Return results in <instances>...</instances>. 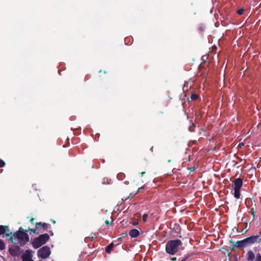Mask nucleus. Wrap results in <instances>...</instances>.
Here are the masks:
<instances>
[{
    "label": "nucleus",
    "mask_w": 261,
    "mask_h": 261,
    "mask_svg": "<svg viewBox=\"0 0 261 261\" xmlns=\"http://www.w3.org/2000/svg\"><path fill=\"white\" fill-rule=\"evenodd\" d=\"M48 239L49 236L47 234H41L34 240L33 246L34 248H38L45 244Z\"/></svg>",
    "instance_id": "3"
},
{
    "label": "nucleus",
    "mask_w": 261,
    "mask_h": 261,
    "mask_svg": "<svg viewBox=\"0 0 261 261\" xmlns=\"http://www.w3.org/2000/svg\"><path fill=\"white\" fill-rule=\"evenodd\" d=\"M195 125L194 123H192L190 126H189V130L191 132H194L195 131Z\"/></svg>",
    "instance_id": "15"
},
{
    "label": "nucleus",
    "mask_w": 261,
    "mask_h": 261,
    "mask_svg": "<svg viewBox=\"0 0 261 261\" xmlns=\"http://www.w3.org/2000/svg\"><path fill=\"white\" fill-rule=\"evenodd\" d=\"M255 261H261V255L258 254L256 256V258Z\"/></svg>",
    "instance_id": "21"
},
{
    "label": "nucleus",
    "mask_w": 261,
    "mask_h": 261,
    "mask_svg": "<svg viewBox=\"0 0 261 261\" xmlns=\"http://www.w3.org/2000/svg\"><path fill=\"white\" fill-rule=\"evenodd\" d=\"M112 220L111 221H109V220H107L105 221V223L107 225H110L112 224V222L113 221L112 218L111 219Z\"/></svg>",
    "instance_id": "22"
},
{
    "label": "nucleus",
    "mask_w": 261,
    "mask_h": 261,
    "mask_svg": "<svg viewBox=\"0 0 261 261\" xmlns=\"http://www.w3.org/2000/svg\"><path fill=\"white\" fill-rule=\"evenodd\" d=\"M10 240L14 243H20V244L24 245L29 241V236L28 234L22 230H19L11 237Z\"/></svg>",
    "instance_id": "1"
},
{
    "label": "nucleus",
    "mask_w": 261,
    "mask_h": 261,
    "mask_svg": "<svg viewBox=\"0 0 261 261\" xmlns=\"http://www.w3.org/2000/svg\"><path fill=\"white\" fill-rule=\"evenodd\" d=\"M144 187H141V188H139L138 191V192L139 191V190H140V189H144Z\"/></svg>",
    "instance_id": "29"
},
{
    "label": "nucleus",
    "mask_w": 261,
    "mask_h": 261,
    "mask_svg": "<svg viewBox=\"0 0 261 261\" xmlns=\"http://www.w3.org/2000/svg\"><path fill=\"white\" fill-rule=\"evenodd\" d=\"M198 98V95L196 93H192L190 96V99L192 100H195Z\"/></svg>",
    "instance_id": "13"
},
{
    "label": "nucleus",
    "mask_w": 261,
    "mask_h": 261,
    "mask_svg": "<svg viewBox=\"0 0 261 261\" xmlns=\"http://www.w3.org/2000/svg\"><path fill=\"white\" fill-rule=\"evenodd\" d=\"M33 220H34V219H33V218H32V219L31 220V222L32 223H33Z\"/></svg>",
    "instance_id": "30"
},
{
    "label": "nucleus",
    "mask_w": 261,
    "mask_h": 261,
    "mask_svg": "<svg viewBox=\"0 0 261 261\" xmlns=\"http://www.w3.org/2000/svg\"><path fill=\"white\" fill-rule=\"evenodd\" d=\"M207 59V57L206 56H203L202 57V59L204 61H205Z\"/></svg>",
    "instance_id": "23"
},
{
    "label": "nucleus",
    "mask_w": 261,
    "mask_h": 261,
    "mask_svg": "<svg viewBox=\"0 0 261 261\" xmlns=\"http://www.w3.org/2000/svg\"><path fill=\"white\" fill-rule=\"evenodd\" d=\"M145 173V172H144V171L142 172L141 173V176H143V175H144Z\"/></svg>",
    "instance_id": "28"
},
{
    "label": "nucleus",
    "mask_w": 261,
    "mask_h": 261,
    "mask_svg": "<svg viewBox=\"0 0 261 261\" xmlns=\"http://www.w3.org/2000/svg\"><path fill=\"white\" fill-rule=\"evenodd\" d=\"M5 248V244L4 242L0 240V250H4Z\"/></svg>",
    "instance_id": "16"
},
{
    "label": "nucleus",
    "mask_w": 261,
    "mask_h": 261,
    "mask_svg": "<svg viewBox=\"0 0 261 261\" xmlns=\"http://www.w3.org/2000/svg\"><path fill=\"white\" fill-rule=\"evenodd\" d=\"M248 229H246L245 230L242 229V231H241V232L242 233H246L248 231Z\"/></svg>",
    "instance_id": "24"
},
{
    "label": "nucleus",
    "mask_w": 261,
    "mask_h": 261,
    "mask_svg": "<svg viewBox=\"0 0 261 261\" xmlns=\"http://www.w3.org/2000/svg\"><path fill=\"white\" fill-rule=\"evenodd\" d=\"M190 170V171H193L195 170V167L191 168Z\"/></svg>",
    "instance_id": "26"
},
{
    "label": "nucleus",
    "mask_w": 261,
    "mask_h": 261,
    "mask_svg": "<svg viewBox=\"0 0 261 261\" xmlns=\"http://www.w3.org/2000/svg\"><path fill=\"white\" fill-rule=\"evenodd\" d=\"M242 180H233L232 183V187L234 189V196L236 198L239 199L240 197V189L242 187Z\"/></svg>",
    "instance_id": "4"
},
{
    "label": "nucleus",
    "mask_w": 261,
    "mask_h": 261,
    "mask_svg": "<svg viewBox=\"0 0 261 261\" xmlns=\"http://www.w3.org/2000/svg\"><path fill=\"white\" fill-rule=\"evenodd\" d=\"M114 247V244L113 243H111L109 244L106 248V251L109 253L111 252L112 249Z\"/></svg>",
    "instance_id": "11"
},
{
    "label": "nucleus",
    "mask_w": 261,
    "mask_h": 261,
    "mask_svg": "<svg viewBox=\"0 0 261 261\" xmlns=\"http://www.w3.org/2000/svg\"><path fill=\"white\" fill-rule=\"evenodd\" d=\"M138 224V223L137 222H134L133 223V224L134 225H137Z\"/></svg>",
    "instance_id": "27"
},
{
    "label": "nucleus",
    "mask_w": 261,
    "mask_h": 261,
    "mask_svg": "<svg viewBox=\"0 0 261 261\" xmlns=\"http://www.w3.org/2000/svg\"><path fill=\"white\" fill-rule=\"evenodd\" d=\"M176 257H172L171 258V260H172V261H174V260H176Z\"/></svg>",
    "instance_id": "25"
},
{
    "label": "nucleus",
    "mask_w": 261,
    "mask_h": 261,
    "mask_svg": "<svg viewBox=\"0 0 261 261\" xmlns=\"http://www.w3.org/2000/svg\"><path fill=\"white\" fill-rule=\"evenodd\" d=\"M244 10L243 9H240L237 11V13L239 15H242L243 14Z\"/></svg>",
    "instance_id": "19"
},
{
    "label": "nucleus",
    "mask_w": 261,
    "mask_h": 261,
    "mask_svg": "<svg viewBox=\"0 0 261 261\" xmlns=\"http://www.w3.org/2000/svg\"><path fill=\"white\" fill-rule=\"evenodd\" d=\"M236 179L240 180V179H241V178H240V177H239V178H236Z\"/></svg>",
    "instance_id": "31"
},
{
    "label": "nucleus",
    "mask_w": 261,
    "mask_h": 261,
    "mask_svg": "<svg viewBox=\"0 0 261 261\" xmlns=\"http://www.w3.org/2000/svg\"><path fill=\"white\" fill-rule=\"evenodd\" d=\"M258 236H252L245 239L246 244H251L257 241Z\"/></svg>",
    "instance_id": "7"
},
{
    "label": "nucleus",
    "mask_w": 261,
    "mask_h": 261,
    "mask_svg": "<svg viewBox=\"0 0 261 261\" xmlns=\"http://www.w3.org/2000/svg\"><path fill=\"white\" fill-rule=\"evenodd\" d=\"M125 175L123 173H119L117 174V177L118 179H123L125 177Z\"/></svg>",
    "instance_id": "14"
},
{
    "label": "nucleus",
    "mask_w": 261,
    "mask_h": 261,
    "mask_svg": "<svg viewBox=\"0 0 261 261\" xmlns=\"http://www.w3.org/2000/svg\"><path fill=\"white\" fill-rule=\"evenodd\" d=\"M252 215H253V217H254V212H253V213H252Z\"/></svg>",
    "instance_id": "32"
},
{
    "label": "nucleus",
    "mask_w": 261,
    "mask_h": 261,
    "mask_svg": "<svg viewBox=\"0 0 261 261\" xmlns=\"http://www.w3.org/2000/svg\"><path fill=\"white\" fill-rule=\"evenodd\" d=\"M50 254V248L45 246L40 248L38 251V256L42 258H46Z\"/></svg>",
    "instance_id": "5"
},
{
    "label": "nucleus",
    "mask_w": 261,
    "mask_h": 261,
    "mask_svg": "<svg viewBox=\"0 0 261 261\" xmlns=\"http://www.w3.org/2000/svg\"><path fill=\"white\" fill-rule=\"evenodd\" d=\"M185 260H186V259H183L181 261H185Z\"/></svg>",
    "instance_id": "33"
},
{
    "label": "nucleus",
    "mask_w": 261,
    "mask_h": 261,
    "mask_svg": "<svg viewBox=\"0 0 261 261\" xmlns=\"http://www.w3.org/2000/svg\"><path fill=\"white\" fill-rule=\"evenodd\" d=\"M39 225H42L44 228L47 226V225L46 223H43V224H41L40 223H39L36 224V226L37 228L39 227Z\"/></svg>",
    "instance_id": "17"
},
{
    "label": "nucleus",
    "mask_w": 261,
    "mask_h": 261,
    "mask_svg": "<svg viewBox=\"0 0 261 261\" xmlns=\"http://www.w3.org/2000/svg\"><path fill=\"white\" fill-rule=\"evenodd\" d=\"M148 215L147 214H144L143 215L142 219L144 222H146L147 221Z\"/></svg>",
    "instance_id": "20"
},
{
    "label": "nucleus",
    "mask_w": 261,
    "mask_h": 261,
    "mask_svg": "<svg viewBox=\"0 0 261 261\" xmlns=\"http://www.w3.org/2000/svg\"><path fill=\"white\" fill-rule=\"evenodd\" d=\"M254 257V254L252 251H249L248 252V258L249 260H253Z\"/></svg>",
    "instance_id": "12"
},
{
    "label": "nucleus",
    "mask_w": 261,
    "mask_h": 261,
    "mask_svg": "<svg viewBox=\"0 0 261 261\" xmlns=\"http://www.w3.org/2000/svg\"><path fill=\"white\" fill-rule=\"evenodd\" d=\"M32 251L31 250H26L21 256L22 261H34L32 258Z\"/></svg>",
    "instance_id": "6"
},
{
    "label": "nucleus",
    "mask_w": 261,
    "mask_h": 261,
    "mask_svg": "<svg viewBox=\"0 0 261 261\" xmlns=\"http://www.w3.org/2000/svg\"><path fill=\"white\" fill-rule=\"evenodd\" d=\"M140 232L136 229H133L129 231V234L132 238H136L139 236Z\"/></svg>",
    "instance_id": "8"
},
{
    "label": "nucleus",
    "mask_w": 261,
    "mask_h": 261,
    "mask_svg": "<svg viewBox=\"0 0 261 261\" xmlns=\"http://www.w3.org/2000/svg\"><path fill=\"white\" fill-rule=\"evenodd\" d=\"M247 226V223H246V227Z\"/></svg>",
    "instance_id": "34"
},
{
    "label": "nucleus",
    "mask_w": 261,
    "mask_h": 261,
    "mask_svg": "<svg viewBox=\"0 0 261 261\" xmlns=\"http://www.w3.org/2000/svg\"><path fill=\"white\" fill-rule=\"evenodd\" d=\"M181 245V242L179 240L170 241L166 244V252L170 254H174L177 252L178 247Z\"/></svg>",
    "instance_id": "2"
},
{
    "label": "nucleus",
    "mask_w": 261,
    "mask_h": 261,
    "mask_svg": "<svg viewBox=\"0 0 261 261\" xmlns=\"http://www.w3.org/2000/svg\"><path fill=\"white\" fill-rule=\"evenodd\" d=\"M246 245V242L244 239L242 241H237L234 246L238 248H242L244 247Z\"/></svg>",
    "instance_id": "9"
},
{
    "label": "nucleus",
    "mask_w": 261,
    "mask_h": 261,
    "mask_svg": "<svg viewBox=\"0 0 261 261\" xmlns=\"http://www.w3.org/2000/svg\"><path fill=\"white\" fill-rule=\"evenodd\" d=\"M8 231V227L6 226L0 225V235L5 233Z\"/></svg>",
    "instance_id": "10"
},
{
    "label": "nucleus",
    "mask_w": 261,
    "mask_h": 261,
    "mask_svg": "<svg viewBox=\"0 0 261 261\" xmlns=\"http://www.w3.org/2000/svg\"><path fill=\"white\" fill-rule=\"evenodd\" d=\"M5 165V162L3 160L0 159V168L4 167Z\"/></svg>",
    "instance_id": "18"
}]
</instances>
